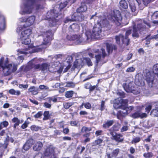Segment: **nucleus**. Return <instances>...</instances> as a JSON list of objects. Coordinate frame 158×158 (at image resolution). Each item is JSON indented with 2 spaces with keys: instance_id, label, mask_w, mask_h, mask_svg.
<instances>
[{
  "instance_id": "f257e3e1",
  "label": "nucleus",
  "mask_w": 158,
  "mask_h": 158,
  "mask_svg": "<svg viewBox=\"0 0 158 158\" xmlns=\"http://www.w3.org/2000/svg\"><path fill=\"white\" fill-rule=\"evenodd\" d=\"M145 24L150 27L149 24V21L147 18L143 19H140L135 22V24L133 26V32L132 36L134 38L139 37V33L145 29Z\"/></svg>"
},
{
  "instance_id": "f03ea898",
  "label": "nucleus",
  "mask_w": 158,
  "mask_h": 158,
  "mask_svg": "<svg viewBox=\"0 0 158 158\" xmlns=\"http://www.w3.org/2000/svg\"><path fill=\"white\" fill-rule=\"evenodd\" d=\"M4 58L2 57L0 60V68L2 69L3 73L5 76H7L12 72L15 71L17 69V66L14 64H8V59L6 58L4 62Z\"/></svg>"
},
{
  "instance_id": "7ed1b4c3",
  "label": "nucleus",
  "mask_w": 158,
  "mask_h": 158,
  "mask_svg": "<svg viewBox=\"0 0 158 158\" xmlns=\"http://www.w3.org/2000/svg\"><path fill=\"white\" fill-rule=\"evenodd\" d=\"M23 6L21 7V10L19 12L22 15L30 14L31 13L32 9L35 7L36 9L39 8V5L37 4V0H25Z\"/></svg>"
},
{
  "instance_id": "20e7f679",
  "label": "nucleus",
  "mask_w": 158,
  "mask_h": 158,
  "mask_svg": "<svg viewBox=\"0 0 158 158\" xmlns=\"http://www.w3.org/2000/svg\"><path fill=\"white\" fill-rule=\"evenodd\" d=\"M131 33V30H129L126 32L125 36L122 34H119L115 36V40L116 43L119 45L123 44L126 46L128 45L130 43V39L128 36Z\"/></svg>"
},
{
  "instance_id": "39448f33",
  "label": "nucleus",
  "mask_w": 158,
  "mask_h": 158,
  "mask_svg": "<svg viewBox=\"0 0 158 158\" xmlns=\"http://www.w3.org/2000/svg\"><path fill=\"white\" fill-rule=\"evenodd\" d=\"M96 53L95 57L97 64L99 62L100 64H103L107 61V57L104 49L102 48L100 51H96Z\"/></svg>"
},
{
  "instance_id": "423d86ee",
  "label": "nucleus",
  "mask_w": 158,
  "mask_h": 158,
  "mask_svg": "<svg viewBox=\"0 0 158 158\" xmlns=\"http://www.w3.org/2000/svg\"><path fill=\"white\" fill-rule=\"evenodd\" d=\"M134 84L133 82H130L129 84L124 83L123 87L127 92H131L135 94H137L140 92V90L139 87L136 86H134Z\"/></svg>"
},
{
  "instance_id": "0eeeda50",
  "label": "nucleus",
  "mask_w": 158,
  "mask_h": 158,
  "mask_svg": "<svg viewBox=\"0 0 158 158\" xmlns=\"http://www.w3.org/2000/svg\"><path fill=\"white\" fill-rule=\"evenodd\" d=\"M56 148L53 145H50L47 146L43 152L44 158H57L55 156Z\"/></svg>"
},
{
  "instance_id": "6e6552de",
  "label": "nucleus",
  "mask_w": 158,
  "mask_h": 158,
  "mask_svg": "<svg viewBox=\"0 0 158 158\" xmlns=\"http://www.w3.org/2000/svg\"><path fill=\"white\" fill-rule=\"evenodd\" d=\"M31 32V30L30 29L25 30L22 32L21 39L23 44L28 45L30 43L31 41L28 36Z\"/></svg>"
},
{
  "instance_id": "1a4fd4ad",
  "label": "nucleus",
  "mask_w": 158,
  "mask_h": 158,
  "mask_svg": "<svg viewBox=\"0 0 158 158\" xmlns=\"http://www.w3.org/2000/svg\"><path fill=\"white\" fill-rule=\"evenodd\" d=\"M122 17L118 11L114 12V15L112 16L111 20L112 22L117 26H119L121 23Z\"/></svg>"
},
{
  "instance_id": "9d476101",
  "label": "nucleus",
  "mask_w": 158,
  "mask_h": 158,
  "mask_svg": "<svg viewBox=\"0 0 158 158\" xmlns=\"http://www.w3.org/2000/svg\"><path fill=\"white\" fill-rule=\"evenodd\" d=\"M43 35H40L38 37V39H43V41L41 42V44L46 45L48 44L51 40L50 36L51 35V33L50 32H44Z\"/></svg>"
},
{
  "instance_id": "9b49d317",
  "label": "nucleus",
  "mask_w": 158,
  "mask_h": 158,
  "mask_svg": "<svg viewBox=\"0 0 158 158\" xmlns=\"http://www.w3.org/2000/svg\"><path fill=\"white\" fill-rule=\"evenodd\" d=\"M128 102L127 99H122L121 98H118L116 100V102L114 104V107L116 109L121 108L122 106H127Z\"/></svg>"
},
{
  "instance_id": "f8f14e48",
  "label": "nucleus",
  "mask_w": 158,
  "mask_h": 158,
  "mask_svg": "<svg viewBox=\"0 0 158 158\" xmlns=\"http://www.w3.org/2000/svg\"><path fill=\"white\" fill-rule=\"evenodd\" d=\"M66 38L69 40L75 41V43L77 44H80L84 40L80 35H68L66 37Z\"/></svg>"
},
{
  "instance_id": "ddd939ff",
  "label": "nucleus",
  "mask_w": 158,
  "mask_h": 158,
  "mask_svg": "<svg viewBox=\"0 0 158 158\" xmlns=\"http://www.w3.org/2000/svg\"><path fill=\"white\" fill-rule=\"evenodd\" d=\"M51 14L50 20H49V23L52 24V26L56 25L58 20L56 19V18L58 16L57 11L56 10L51 11L50 12Z\"/></svg>"
},
{
  "instance_id": "4468645a",
  "label": "nucleus",
  "mask_w": 158,
  "mask_h": 158,
  "mask_svg": "<svg viewBox=\"0 0 158 158\" xmlns=\"http://www.w3.org/2000/svg\"><path fill=\"white\" fill-rule=\"evenodd\" d=\"M97 22L99 24L101 28H102L104 31L108 30L111 28V25L106 19H103L102 21L98 20Z\"/></svg>"
},
{
  "instance_id": "2eb2a0df",
  "label": "nucleus",
  "mask_w": 158,
  "mask_h": 158,
  "mask_svg": "<svg viewBox=\"0 0 158 158\" xmlns=\"http://www.w3.org/2000/svg\"><path fill=\"white\" fill-rule=\"evenodd\" d=\"M93 0H84V3H81V6L77 10V12L79 13L84 12L87 10V7L84 3H90L92 2Z\"/></svg>"
},
{
  "instance_id": "dca6fc26",
  "label": "nucleus",
  "mask_w": 158,
  "mask_h": 158,
  "mask_svg": "<svg viewBox=\"0 0 158 158\" xmlns=\"http://www.w3.org/2000/svg\"><path fill=\"white\" fill-rule=\"evenodd\" d=\"M145 78L149 86L151 88L153 87L154 85L153 84L154 77L151 75L150 72L146 73L145 75Z\"/></svg>"
},
{
  "instance_id": "f3484780",
  "label": "nucleus",
  "mask_w": 158,
  "mask_h": 158,
  "mask_svg": "<svg viewBox=\"0 0 158 158\" xmlns=\"http://www.w3.org/2000/svg\"><path fill=\"white\" fill-rule=\"evenodd\" d=\"M101 27L98 23L94 27L92 30L93 35L95 38H97L101 33Z\"/></svg>"
},
{
  "instance_id": "a211bd4d",
  "label": "nucleus",
  "mask_w": 158,
  "mask_h": 158,
  "mask_svg": "<svg viewBox=\"0 0 158 158\" xmlns=\"http://www.w3.org/2000/svg\"><path fill=\"white\" fill-rule=\"evenodd\" d=\"M135 84L139 86H143L145 85V82L143 75L141 74H139L135 76Z\"/></svg>"
},
{
  "instance_id": "6ab92c4d",
  "label": "nucleus",
  "mask_w": 158,
  "mask_h": 158,
  "mask_svg": "<svg viewBox=\"0 0 158 158\" xmlns=\"http://www.w3.org/2000/svg\"><path fill=\"white\" fill-rule=\"evenodd\" d=\"M130 116L134 118H142L146 117L147 115L146 113H142L139 111H137L131 114Z\"/></svg>"
},
{
  "instance_id": "aec40b11",
  "label": "nucleus",
  "mask_w": 158,
  "mask_h": 158,
  "mask_svg": "<svg viewBox=\"0 0 158 158\" xmlns=\"http://www.w3.org/2000/svg\"><path fill=\"white\" fill-rule=\"evenodd\" d=\"M72 20L75 21H81L83 20L84 19V17L83 15L78 12H75L72 15Z\"/></svg>"
},
{
  "instance_id": "412c9836",
  "label": "nucleus",
  "mask_w": 158,
  "mask_h": 158,
  "mask_svg": "<svg viewBox=\"0 0 158 158\" xmlns=\"http://www.w3.org/2000/svg\"><path fill=\"white\" fill-rule=\"evenodd\" d=\"M110 134L112 136L113 139L117 142H122L123 140V135L120 134H118L115 133V134L114 135L113 132H111Z\"/></svg>"
},
{
  "instance_id": "4be33fe9",
  "label": "nucleus",
  "mask_w": 158,
  "mask_h": 158,
  "mask_svg": "<svg viewBox=\"0 0 158 158\" xmlns=\"http://www.w3.org/2000/svg\"><path fill=\"white\" fill-rule=\"evenodd\" d=\"M43 146V144L41 142H37L34 144L33 149L35 151L39 152L41 150Z\"/></svg>"
},
{
  "instance_id": "5701e85b",
  "label": "nucleus",
  "mask_w": 158,
  "mask_h": 158,
  "mask_svg": "<svg viewBox=\"0 0 158 158\" xmlns=\"http://www.w3.org/2000/svg\"><path fill=\"white\" fill-rule=\"evenodd\" d=\"M35 17L34 16H31L27 19L26 25H24V27H29L32 25L34 23L35 20Z\"/></svg>"
},
{
  "instance_id": "b1692460",
  "label": "nucleus",
  "mask_w": 158,
  "mask_h": 158,
  "mask_svg": "<svg viewBox=\"0 0 158 158\" xmlns=\"http://www.w3.org/2000/svg\"><path fill=\"white\" fill-rule=\"evenodd\" d=\"M50 66V65L47 63H43L41 65V70L44 73L48 71L52 72V70Z\"/></svg>"
},
{
  "instance_id": "393cba45",
  "label": "nucleus",
  "mask_w": 158,
  "mask_h": 158,
  "mask_svg": "<svg viewBox=\"0 0 158 158\" xmlns=\"http://www.w3.org/2000/svg\"><path fill=\"white\" fill-rule=\"evenodd\" d=\"M139 8L142 10L150 2L151 0H139Z\"/></svg>"
},
{
  "instance_id": "a878e982",
  "label": "nucleus",
  "mask_w": 158,
  "mask_h": 158,
  "mask_svg": "<svg viewBox=\"0 0 158 158\" xmlns=\"http://www.w3.org/2000/svg\"><path fill=\"white\" fill-rule=\"evenodd\" d=\"M80 27L77 24L73 23L69 27V31L72 32L78 31L80 29Z\"/></svg>"
},
{
  "instance_id": "bb28decb",
  "label": "nucleus",
  "mask_w": 158,
  "mask_h": 158,
  "mask_svg": "<svg viewBox=\"0 0 158 158\" xmlns=\"http://www.w3.org/2000/svg\"><path fill=\"white\" fill-rule=\"evenodd\" d=\"M106 48L108 53L111 52L113 50H115L117 48L116 47L115 45L111 44H107Z\"/></svg>"
},
{
  "instance_id": "cd10ccee",
  "label": "nucleus",
  "mask_w": 158,
  "mask_h": 158,
  "mask_svg": "<svg viewBox=\"0 0 158 158\" xmlns=\"http://www.w3.org/2000/svg\"><path fill=\"white\" fill-rule=\"evenodd\" d=\"M121 109V110L118 111L117 115V117L119 119H121V116H125L127 114V111H125L124 109Z\"/></svg>"
},
{
  "instance_id": "c85d7f7f",
  "label": "nucleus",
  "mask_w": 158,
  "mask_h": 158,
  "mask_svg": "<svg viewBox=\"0 0 158 158\" xmlns=\"http://www.w3.org/2000/svg\"><path fill=\"white\" fill-rule=\"evenodd\" d=\"M114 121L113 120H107L103 124L102 127L105 128H109L114 123Z\"/></svg>"
},
{
  "instance_id": "c756f323",
  "label": "nucleus",
  "mask_w": 158,
  "mask_h": 158,
  "mask_svg": "<svg viewBox=\"0 0 158 158\" xmlns=\"http://www.w3.org/2000/svg\"><path fill=\"white\" fill-rule=\"evenodd\" d=\"M119 152V149L118 148L114 150L111 154L107 153L108 158H111L112 157H116L117 156Z\"/></svg>"
},
{
  "instance_id": "7c9ffc66",
  "label": "nucleus",
  "mask_w": 158,
  "mask_h": 158,
  "mask_svg": "<svg viewBox=\"0 0 158 158\" xmlns=\"http://www.w3.org/2000/svg\"><path fill=\"white\" fill-rule=\"evenodd\" d=\"M28 90L33 95H36L38 93L39 89L38 88L33 86L31 87L28 89Z\"/></svg>"
},
{
  "instance_id": "2f4dec72",
  "label": "nucleus",
  "mask_w": 158,
  "mask_h": 158,
  "mask_svg": "<svg viewBox=\"0 0 158 158\" xmlns=\"http://www.w3.org/2000/svg\"><path fill=\"white\" fill-rule=\"evenodd\" d=\"M5 28V19L3 17H0V30H3Z\"/></svg>"
},
{
  "instance_id": "473e14b6",
  "label": "nucleus",
  "mask_w": 158,
  "mask_h": 158,
  "mask_svg": "<svg viewBox=\"0 0 158 158\" xmlns=\"http://www.w3.org/2000/svg\"><path fill=\"white\" fill-rule=\"evenodd\" d=\"M12 121L13 123H15L14 125V129H15V128H16V127L19 126L20 123V120L16 117L12 119Z\"/></svg>"
},
{
  "instance_id": "72a5a7b5",
  "label": "nucleus",
  "mask_w": 158,
  "mask_h": 158,
  "mask_svg": "<svg viewBox=\"0 0 158 158\" xmlns=\"http://www.w3.org/2000/svg\"><path fill=\"white\" fill-rule=\"evenodd\" d=\"M83 64V61L81 59H76L73 65L75 68H77L82 65Z\"/></svg>"
},
{
  "instance_id": "f704fd0d",
  "label": "nucleus",
  "mask_w": 158,
  "mask_h": 158,
  "mask_svg": "<svg viewBox=\"0 0 158 158\" xmlns=\"http://www.w3.org/2000/svg\"><path fill=\"white\" fill-rule=\"evenodd\" d=\"M85 35L86 37V40L90 39L95 38V37L93 35V33L89 31H87L85 33Z\"/></svg>"
},
{
  "instance_id": "c9c22d12",
  "label": "nucleus",
  "mask_w": 158,
  "mask_h": 158,
  "mask_svg": "<svg viewBox=\"0 0 158 158\" xmlns=\"http://www.w3.org/2000/svg\"><path fill=\"white\" fill-rule=\"evenodd\" d=\"M85 88L87 89H89L90 92H91L94 90L96 87V85L92 86L91 84L88 83L85 85Z\"/></svg>"
},
{
  "instance_id": "e433bc0d",
  "label": "nucleus",
  "mask_w": 158,
  "mask_h": 158,
  "mask_svg": "<svg viewBox=\"0 0 158 158\" xmlns=\"http://www.w3.org/2000/svg\"><path fill=\"white\" fill-rule=\"evenodd\" d=\"M129 6L132 12L134 13V15H135L137 13L136 12V7L135 4L134 3H130L129 4Z\"/></svg>"
},
{
  "instance_id": "4c0bfd02",
  "label": "nucleus",
  "mask_w": 158,
  "mask_h": 158,
  "mask_svg": "<svg viewBox=\"0 0 158 158\" xmlns=\"http://www.w3.org/2000/svg\"><path fill=\"white\" fill-rule=\"evenodd\" d=\"M119 3L120 6L123 8L126 9L128 8V4L126 1L121 0Z\"/></svg>"
},
{
  "instance_id": "58836bf2",
  "label": "nucleus",
  "mask_w": 158,
  "mask_h": 158,
  "mask_svg": "<svg viewBox=\"0 0 158 158\" xmlns=\"http://www.w3.org/2000/svg\"><path fill=\"white\" fill-rule=\"evenodd\" d=\"M9 93L12 95L19 96L20 95V92L19 90L15 91L13 89H11L9 90Z\"/></svg>"
},
{
  "instance_id": "ea45409f",
  "label": "nucleus",
  "mask_w": 158,
  "mask_h": 158,
  "mask_svg": "<svg viewBox=\"0 0 158 158\" xmlns=\"http://www.w3.org/2000/svg\"><path fill=\"white\" fill-rule=\"evenodd\" d=\"M46 99L49 103H51L52 101L54 103L57 102V98L55 96L48 98H46Z\"/></svg>"
},
{
  "instance_id": "a19ab883",
  "label": "nucleus",
  "mask_w": 158,
  "mask_h": 158,
  "mask_svg": "<svg viewBox=\"0 0 158 158\" xmlns=\"http://www.w3.org/2000/svg\"><path fill=\"white\" fill-rule=\"evenodd\" d=\"M158 108L153 109L151 112V115L153 117H158Z\"/></svg>"
},
{
  "instance_id": "79ce46f5",
  "label": "nucleus",
  "mask_w": 158,
  "mask_h": 158,
  "mask_svg": "<svg viewBox=\"0 0 158 158\" xmlns=\"http://www.w3.org/2000/svg\"><path fill=\"white\" fill-rule=\"evenodd\" d=\"M120 127V125L119 124H117L113 126V127L110 129V131H117L119 130Z\"/></svg>"
},
{
  "instance_id": "37998d69",
  "label": "nucleus",
  "mask_w": 158,
  "mask_h": 158,
  "mask_svg": "<svg viewBox=\"0 0 158 158\" xmlns=\"http://www.w3.org/2000/svg\"><path fill=\"white\" fill-rule=\"evenodd\" d=\"M121 108H123L125 111H127V114H128L132 110L134 109V107L132 106H130L129 107L125 106H122Z\"/></svg>"
},
{
  "instance_id": "c03bdc74",
  "label": "nucleus",
  "mask_w": 158,
  "mask_h": 158,
  "mask_svg": "<svg viewBox=\"0 0 158 158\" xmlns=\"http://www.w3.org/2000/svg\"><path fill=\"white\" fill-rule=\"evenodd\" d=\"M9 125L8 122L7 121H4L0 123V130L3 127H6Z\"/></svg>"
},
{
  "instance_id": "a18cd8bd",
  "label": "nucleus",
  "mask_w": 158,
  "mask_h": 158,
  "mask_svg": "<svg viewBox=\"0 0 158 158\" xmlns=\"http://www.w3.org/2000/svg\"><path fill=\"white\" fill-rule=\"evenodd\" d=\"M44 117L43 118L44 120H47L49 118V112L48 111H45L44 113Z\"/></svg>"
},
{
  "instance_id": "49530a36",
  "label": "nucleus",
  "mask_w": 158,
  "mask_h": 158,
  "mask_svg": "<svg viewBox=\"0 0 158 158\" xmlns=\"http://www.w3.org/2000/svg\"><path fill=\"white\" fill-rule=\"evenodd\" d=\"M74 92L73 91H68L66 92L65 96L67 98H71L73 96Z\"/></svg>"
},
{
  "instance_id": "de8ad7c7",
  "label": "nucleus",
  "mask_w": 158,
  "mask_h": 158,
  "mask_svg": "<svg viewBox=\"0 0 158 158\" xmlns=\"http://www.w3.org/2000/svg\"><path fill=\"white\" fill-rule=\"evenodd\" d=\"M102 141L103 140L101 139H98L92 143V146H94L98 145L102 143Z\"/></svg>"
},
{
  "instance_id": "09e8293b",
  "label": "nucleus",
  "mask_w": 158,
  "mask_h": 158,
  "mask_svg": "<svg viewBox=\"0 0 158 158\" xmlns=\"http://www.w3.org/2000/svg\"><path fill=\"white\" fill-rule=\"evenodd\" d=\"M66 87H69L70 88H74L75 86V84L73 82L68 81L66 82Z\"/></svg>"
},
{
  "instance_id": "8fccbe9b",
  "label": "nucleus",
  "mask_w": 158,
  "mask_h": 158,
  "mask_svg": "<svg viewBox=\"0 0 158 158\" xmlns=\"http://www.w3.org/2000/svg\"><path fill=\"white\" fill-rule=\"evenodd\" d=\"M73 103L71 102H65L63 103L64 107L66 109H68L71 106L73 105Z\"/></svg>"
},
{
  "instance_id": "3c124183",
  "label": "nucleus",
  "mask_w": 158,
  "mask_h": 158,
  "mask_svg": "<svg viewBox=\"0 0 158 158\" xmlns=\"http://www.w3.org/2000/svg\"><path fill=\"white\" fill-rule=\"evenodd\" d=\"M153 156V154L151 152L144 153L143 154V156L145 158H150Z\"/></svg>"
},
{
  "instance_id": "603ef678",
  "label": "nucleus",
  "mask_w": 158,
  "mask_h": 158,
  "mask_svg": "<svg viewBox=\"0 0 158 158\" xmlns=\"http://www.w3.org/2000/svg\"><path fill=\"white\" fill-rule=\"evenodd\" d=\"M153 71L154 73L158 75V64H156L153 66Z\"/></svg>"
},
{
  "instance_id": "864d4df0",
  "label": "nucleus",
  "mask_w": 158,
  "mask_h": 158,
  "mask_svg": "<svg viewBox=\"0 0 158 158\" xmlns=\"http://www.w3.org/2000/svg\"><path fill=\"white\" fill-rule=\"evenodd\" d=\"M141 140L140 138L139 137H134L131 142L132 143H135L139 142Z\"/></svg>"
},
{
  "instance_id": "5fc2aeb1",
  "label": "nucleus",
  "mask_w": 158,
  "mask_h": 158,
  "mask_svg": "<svg viewBox=\"0 0 158 158\" xmlns=\"http://www.w3.org/2000/svg\"><path fill=\"white\" fill-rule=\"evenodd\" d=\"M91 130V127H83L81 129V133H84L87 131H89Z\"/></svg>"
},
{
  "instance_id": "6e6d98bb",
  "label": "nucleus",
  "mask_w": 158,
  "mask_h": 158,
  "mask_svg": "<svg viewBox=\"0 0 158 158\" xmlns=\"http://www.w3.org/2000/svg\"><path fill=\"white\" fill-rule=\"evenodd\" d=\"M23 57L22 56H20L17 58L16 59L17 60V64H19L22 63V62L23 61Z\"/></svg>"
},
{
  "instance_id": "4d7b16f0",
  "label": "nucleus",
  "mask_w": 158,
  "mask_h": 158,
  "mask_svg": "<svg viewBox=\"0 0 158 158\" xmlns=\"http://www.w3.org/2000/svg\"><path fill=\"white\" fill-rule=\"evenodd\" d=\"M34 140L32 139H30L27 140L26 143L30 146V147L34 143Z\"/></svg>"
},
{
  "instance_id": "13d9d810",
  "label": "nucleus",
  "mask_w": 158,
  "mask_h": 158,
  "mask_svg": "<svg viewBox=\"0 0 158 158\" xmlns=\"http://www.w3.org/2000/svg\"><path fill=\"white\" fill-rule=\"evenodd\" d=\"M105 101H102L101 102V104L100 105V110H101L102 111L105 108Z\"/></svg>"
},
{
  "instance_id": "bf43d9fd",
  "label": "nucleus",
  "mask_w": 158,
  "mask_h": 158,
  "mask_svg": "<svg viewBox=\"0 0 158 158\" xmlns=\"http://www.w3.org/2000/svg\"><path fill=\"white\" fill-rule=\"evenodd\" d=\"M14 125H13V127H9L8 128V130L9 132L11 133V134H15L16 133V128H15V129H14Z\"/></svg>"
},
{
  "instance_id": "052dcab7",
  "label": "nucleus",
  "mask_w": 158,
  "mask_h": 158,
  "mask_svg": "<svg viewBox=\"0 0 158 158\" xmlns=\"http://www.w3.org/2000/svg\"><path fill=\"white\" fill-rule=\"evenodd\" d=\"M31 129L33 131H37L39 129V128L37 126L32 125L31 126Z\"/></svg>"
},
{
  "instance_id": "680f3d73",
  "label": "nucleus",
  "mask_w": 158,
  "mask_h": 158,
  "mask_svg": "<svg viewBox=\"0 0 158 158\" xmlns=\"http://www.w3.org/2000/svg\"><path fill=\"white\" fill-rule=\"evenodd\" d=\"M43 106L47 108H50L51 107V104L48 102H45L44 103Z\"/></svg>"
},
{
  "instance_id": "e2e57ef3",
  "label": "nucleus",
  "mask_w": 158,
  "mask_h": 158,
  "mask_svg": "<svg viewBox=\"0 0 158 158\" xmlns=\"http://www.w3.org/2000/svg\"><path fill=\"white\" fill-rule=\"evenodd\" d=\"M39 89L41 90H46L48 89L49 88L48 87L44 85H41L39 86Z\"/></svg>"
},
{
  "instance_id": "0e129e2a",
  "label": "nucleus",
  "mask_w": 158,
  "mask_h": 158,
  "mask_svg": "<svg viewBox=\"0 0 158 158\" xmlns=\"http://www.w3.org/2000/svg\"><path fill=\"white\" fill-rule=\"evenodd\" d=\"M70 123L71 126H76L78 123V121H71Z\"/></svg>"
},
{
  "instance_id": "69168bd1",
  "label": "nucleus",
  "mask_w": 158,
  "mask_h": 158,
  "mask_svg": "<svg viewBox=\"0 0 158 158\" xmlns=\"http://www.w3.org/2000/svg\"><path fill=\"white\" fill-rule=\"evenodd\" d=\"M85 60L88 66H91L92 65V62L89 58H85Z\"/></svg>"
},
{
  "instance_id": "338daca9",
  "label": "nucleus",
  "mask_w": 158,
  "mask_h": 158,
  "mask_svg": "<svg viewBox=\"0 0 158 158\" xmlns=\"http://www.w3.org/2000/svg\"><path fill=\"white\" fill-rule=\"evenodd\" d=\"M43 113L41 111L38 112L34 116V117L35 118H38L42 116Z\"/></svg>"
},
{
  "instance_id": "774afa93",
  "label": "nucleus",
  "mask_w": 158,
  "mask_h": 158,
  "mask_svg": "<svg viewBox=\"0 0 158 158\" xmlns=\"http://www.w3.org/2000/svg\"><path fill=\"white\" fill-rule=\"evenodd\" d=\"M30 147V146L27 143H26L23 145V149L25 151L28 150Z\"/></svg>"
}]
</instances>
